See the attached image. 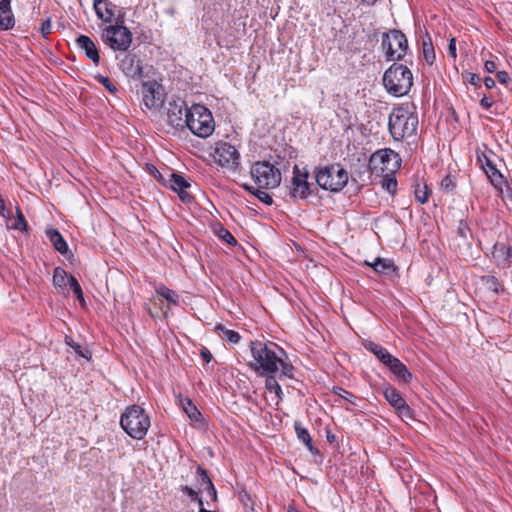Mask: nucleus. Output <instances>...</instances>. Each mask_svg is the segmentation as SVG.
<instances>
[{"label":"nucleus","instance_id":"obj_1","mask_svg":"<svg viewBox=\"0 0 512 512\" xmlns=\"http://www.w3.org/2000/svg\"><path fill=\"white\" fill-rule=\"evenodd\" d=\"M252 359L248 366L257 374L269 375L280 372V376L292 378L293 366L286 363L282 356L285 352L273 342L252 341L250 343Z\"/></svg>","mask_w":512,"mask_h":512},{"label":"nucleus","instance_id":"obj_2","mask_svg":"<svg viewBox=\"0 0 512 512\" xmlns=\"http://www.w3.org/2000/svg\"><path fill=\"white\" fill-rule=\"evenodd\" d=\"M120 426L131 438L142 440L147 435L151 421L141 406L131 405L122 413Z\"/></svg>","mask_w":512,"mask_h":512},{"label":"nucleus","instance_id":"obj_3","mask_svg":"<svg viewBox=\"0 0 512 512\" xmlns=\"http://www.w3.org/2000/svg\"><path fill=\"white\" fill-rule=\"evenodd\" d=\"M185 123L194 135L201 138L209 137L215 129V122L211 112L199 104L193 105L186 111Z\"/></svg>","mask_w":512,"mask_h":512},{"label":"nucleus","instance_id":"obj_4","mask_svg":"<svg viewBox=\"0 0 512 512\" xmlns=\"http://www.w3.org/2000/svg\"><path fill=\"white\" fill-rule=\"evenodd\" d=\"M383 83L390 94L404 96L413 85L412 73L406 66L394 64L384 73Z\"/></svg>","mask_w":512,"mask_h":512},{"label":"nucleus","instance_id":"obj_5","mask_svg":"<svg viewBox=\"0 0 512 512\" xmlns=\"http://www.w3.org/2000/svg\"><path fill=\"white\" fill-rule=\"evenodd\" d=\"M418 118L405 108H396L389 116V130L394 140L400 141L415 134Z\"/></svg>","mask_w":512,"mask_h":512},{"label":"nucleus","instance_id":"obj_6","mask_svg":"<svg viewBox=\"0 0 512 512\" xmlns=\"http://www.w3.org/2000/svg\"><path fill=\"white\" fill-rule=\"evenodd\" d=\"M316 182L322 189L338 192L347 184L348 173L338 164L326 166L318 170Z\"/></svg>","mask_w":512,"mask_h":512},{"label":"nucleus","instance_id":"obj_7","mask_svg":"<svg viewBox=\"0 0 512 512\" xmlns=\"http://www.w3.org/2000/svg\"><path fill=\"white\" fill-rule=\"evenodd\" d=\"M251 177L261 189H273L281 183V172L267 161L256 162L250 170Z\"/></svg>","mask_w":512,"mask_h":512},{"label":"nucleus","instance_id":"obj_8","mask_svg":"<svg viewBox=\"0 0 512 512\" xmlns=\"http://www.w3.org/2000/svg\"><path fill=\"white\" fill-rule=\"evenodd\" d=\"M371 172L377 176L396 172L400 168V157L391 149H381L372 154L369 160Z\"/></svg>","mask_w":512,"mask_h":512},{"label":"nucleus","instance_id":"obj_9","mask_svg":"<svg viewBox=\"0 0 512 512\" xmlns=\"http://www.w3.org/2000/svg\"><path fill=\"white\" fill-rule=\"evenodd\" d=\"M382 48L387 60L396 61L403 58L408 48L406 36L399 30H391L383 35Z\"/></svg>","mask_w":512,"mask_h":512},{"label":"nucleus","instance_id":"obj_10","mask_svg":"<svg viewBox=\"0 0 512 512\" xmlns=\"http://www.w3.org/2000/svg\"><path fill=\"white\" fill-rule=\"evenodd\" d=\"M103 40L113 50L126 51L132 43V33L125 26L112 25L104 30Z\"/></svg>","mask_w":512,"mask_h":512},{"label":"nucleus","instance_id":"obj_11","mask_svg":"<svg viewBox=\"0 0 512 512\" xmlns=\"http://www.w3.org/2000/svg\"><path fill=\"white\" fill-rule=\"evenodd\" d=\"M214 159L220 166L235 170L240 163V154L235 146L220 142L215 148Z\"/></svg>","mask_w":512,"mask_h":512},{"label":"nucleus","instance_id":"obj_12","mask_svg":"<svg viewBox=\"0 0 512 512\" xmlns=\"http://www.w3.org/2000/svg\"><path fill=\"white\" fill-rule=\"evenodd\" d=\"M143 103L149 110H158L164 103L163 87L157 81H145L142 84Z\"/></svg>","mask_w":512,"mask_h":512},{"label":"nucleus","instance_id":"obj_13","mask_svg":"<svg viewBox=\"0 0 512 512\" xmlns=\"http://www.w3.org/2000/svg\"><path fill=\"white\" fill-rule=\"evenodd\" d=\"M309 173L303 168L295 165L293 168V177L291 181L290 195L293 198L305 199L310 194V184L308 182Z\"/></svg>","mask_w":512,"mask_h":512},{"label":"nucleus","instance_id":"obj_14","mask_svg":"<svg viewBox=\"0 0 512 512\" xmlns=\"http://www.w3.org/2000/svg\"><path fill=\"white\" fill-rule=\"evenodd\" d=\"M120 69L129 77H142V67L140 61L134 54H126L119 63Z\"/></svg>","mask_w":512,"mask_h":512},{"label":"nucleus","instance_id":"obj_15","mask_svg":"<svg viewBox=\"0 0 512 512\" xmlns=\"http://www.w3.org/2000/svg\"><path fill=\"white\" fill-rule=\"evenodd\" d=\"M188 109H185L181 104L170 103L167 111V121L169 125L174 128H183L185 123V113Z\"/></svg>","mask_w":512,"mask_h":512},{"label":"nucleus","instance_id":"obj_16","mask_svg":"<svg viewBox=\"0 0 512 512\" xmlns=\"http://www.w3.org/2000/svg\"><path fill=\"white\" fill-rule=\"evenodd\" d=\"M96 15L104 22H111L115 17L116 6L109 0H93Z\"/></svg>","mask_w":512,"mask_h":512},{"label":"nucleus","instance_id":"obj_17","mask_svg":"<svg viewBox=\"0 0 512 512\" xmlns=\"http://www.w3.org/2000/svg\"><path fill=\"white\" fill-rule=\"evenodd\" d=\"M77 46L85 52V55L95 64L98 65L100 56L98 49L92 39L86 35H81L76 40Z\"/></svg>","mask_w":512,"mask_h":512},{"label":"nucleus","instance_id":"obj_18","mask_svg":"<svg viewBox=\"0 0 512 512\" xmlns=\"http://www.w3.org/2000/svg\"><path fill=\"white\" fill-rule=\"evenodd\" d=\"M15 25L14 15L11 10V0L0 1V30H9Z\"/></svg>","mask_w":512,"mask_h":512},{"label":"nucleus","instance_id":"obj_19","mask_svg":"<svg viewBox=\"0 0 512 512\" xmlns=\"http://www.w3.org/2000/svg\"><path fill=\"white\" fill-rule=\"evenodd\" d=\"M492 257L498 264H509L512 260V247L505 244L497 242L492 249Z\"/></svg>","mask_w":512,"mask_h":512},{"label":"nucleus","instance_id":"obj_20","mask_svg":"<svg viewBox=\"0 0 512 512\" xmlns=\"http://www.w3.org/2000/svg\"><path fill=\"white\" fill-rule=\"evenodd\" d=\"M265 388L271 394L270 402L278 405L282 400L283 392L274 374H269L265 380Z\"/></svg>","mask_w":512,"mask_h":512},{"label":"nucleus","instance_id":"obj_21","mask_svg":"<svg viewBox=\"0 0 512 512\" xmlns=\"http://www.w3.org/2000/svg\"><path fill=\"white\" fill-rule=\"evenodd\" d=\"M386 367L401 381L408 383L412 379V374L408 371L406 366L396 357L391 358Z\"/></svg>","mask_w":512,"mask_h":512},{"label":"nucleus","instance_id":"obj_22","mask_svg":"<svg viewBox=\"0 0 512 512\" xmlns=\"http://www.w3.org/2000/svg\"><path fill=\"white\" fill-rule=\"evenodd\" d=\"M365 264L373 268L379 274L390 275L396 270L392 260L386 258H376L373 262L365 261Z\"/></svg>","mask_w":512,"mask_h":512},{"label":"nucleus","instance_id":"obj_23","mask_svg":"<svg viewBox=\"0 0 512 512\" xmlns=\"http://www.w3.org/2000/svg\"><path fill=\"white\" fill-rule=\"evenodd\" d=\"M5 222L8 229H14L19 231L27 230V222L19 206L16 207V216L13 217L9 212L6 215Z\"/></svg>","mask_w":512,"mask_h":512},{"label":"nucleus","instance_id":"obj_24","mask_svg":"<svg viewBox=\"0 0 512 512\" xmlns=\"http://www.w3.org/2000/svg\"><path fill=\"white\" fill-rule=\"evenodd\" d=\"M69 276L65 269L62 267H56L53 272V284L59 290L60 293L65 294L66 287L69 285Z\"/></svg>","mask_w":512,"mask_h":512},{"label":"nucleus","instance_id":"obj_25","mask_svg":"<svg viewBox=\"0 0 512 512\" xmlns=\"http://www.w3.org/2000/svg\"><path fill=\"white\" fill-rule=\"evenodd\" d=\"M46 235L54 248L61 254H65L68 251V246L62 235L55 229H48Z\"/></svg>","mask_w":512,"mask_h":512},{"label":"nucleus","instance_id":"obj_26","mask_svg":"<svg viewBox=\"0 0 512 512\" xmlns=\"http://www.w3.org/2000/svg\"><path fill=\"white\" fill-rule=\"evenodd\" d=\"M385 399L389 402V404L396 408H399L405 400L401 397L400 393L392 386H386L383 391Z\"/></svg>","mask_w":512,"mask_h":512},{"label":"nucleus","instance_id":"obj_27","mask_svg":"<svg viewBox=\"0 0 512 512\" xmlns=\"http://www.w3.org/2000/svg\"><path fill=\"white\" fill-rule=\"evenodd\" d=\"M179 404L191 420L199 421L201 413L189 398H180Z\"/></svg>","mask_w":512,"mask_h":512},{"label":"nucleus","instance_id":"obj_28","mask_svg":"<svg viewBox=\"0 0 512 512\" xmlns=\"http://www.w3.org/2000/svg\"><path fill=\"white\" fill-rule=\"evenodd\" d=\"M215 332L221 339L226 340L231 344H237L241 338L238 332L227 329L223 325H217L215 327Z\"/></svg>","mask_w":512,"mask_h":512},{"label":"nucleus","instance_id":"obj_29","mask_svg":"<svg viewBox=\"0 0 512 512\" xmlns=\"http://www.w3.org/2000/svg\"><path fill=\"white\" fill-rule=\"evenodd\" d=\"M197 473L199 476V484L212 495L213 499H216V490L206 471L201 467H198Z\"/></svg>","mask_w":512,"mask_h":512},{"label":"nucleus","instance_id":"obj_30","mask_svg":"<svg viewBox=\"0 0 512 512\" xmlns=\"http://www.w3.org/2000/svg\"><path fill=\"white\" fill-rule=\"evenodd\" d=\"M156 293L167 300L172 305H178L179 304V296L178 294L169 289L168 287L164 285H160L156 288Z\"/></svg>","mask_w":512,"mask_h":512},{"label":"nucleus","instance_id":"obj_31","mask_svg":"<svg viewBox=\"0 0 512 512\" xmlns=\"http://www.w3.org/2000/svg\"><path fill=\"white\" fill-rule=\"evenodd\" d=\"M395 172H388L383 173L381 176H383L381 181V186L384 190L389 192L390 194H394L396 192L397 188V181L394 176Z\"/></svg>","mask_w":512,"mask_h":512},{"label":"nucleus","instance_id":"obj_32","mask_svg":"<svg viewBox=\"0 0 512 512\" xmlns=\"http://www.w3.org/2000/svg\"><path fill=\"white\" fill-rule=\"evenodd\" d=\"M483 157L487 161L488 169H485L486 175L488 176V178L491 180L492 183H494V184L500 183L502 180L501 173L495 168V166L492 164L491 160L486 155H483Z\"/></svg>","mask_w":512,"mask_h":512},{"label":"nucleus","instance_id":"obj_33","mask_svg":"<svg viewBox=\"0 0 512 512\" xmlns=\"http://www.w3.org/2000/svg\"><path fill=\"white\" fill-rule=\"evenodd\" d=\"M214 233L222 239L224 242L230 244V245H236L237 241L233 237V235L222 225L218 224L214 226Z\"/></svg>","mask_w":512,"mask_h":512},{"label":"nucleus","instance_id":"obj_34","mask_svg":"<svg viewBox=\"0 0 512 512\" xmlns=\"http://www.w3.org/2000/svg\"><path fill=\"white\" fill-rule=\"evenodd\" d=\"M170 187L174 191H182L190 187V184L180 175L172 174L170 179Z\"/></svg>","mask_w":512,"mask_h":512},{"label":"nucleus","instance_id":"obj_35","mask_svg":"<svg viewBox=\"0 0 512 512\" xmlns=\"http://www.w3.org/2000/svg\"><path fill=\"white\" fill-rule=\"evenodd\" d=\"M68 283H69V286L72 288V291L75 294V296L77 297V299L81 303L84 302L83 291H82L80 284L76 280V278L74 276L70 275L69 279H68Z\"/></svg>","mask_w":512,"mask_h":512},{"label":"nucleus","instance_id":"obj_36","mask_svg":"<svg viewBox=\"0 0 512 512\" xmlns=\"http://www.w3.org/2000/svg\"><path fill=\"white\" fill-rule=\"evenodd\" d=\"M68 283H69V286L72 288V291L75 294V296L77 297V299L81 303L84 302L83 291H82L80 284L76 280V278L74 276L70 275L69 279H68Z\"/></svg>","mask_w":512,"mask_h":512},{"label":"nucleus","instance_id":"obj_37","mask_svg":"<svg viewBox=\"0 0 512 512\" xmlns=\"http://www.w3.org/2000/svg\"><path fill=\"white\" fill-rule=\"evenodd\" d=\"M68 283H69V286L72 288V291L75 294V296L77 297V299L81 303L84 302L83 291H82L80 284L76 280V278L74 276L70 275L69 279H68Z\"/></svg>","mask_w":512,"mask_h":512},{"label":"nucleus","instance_id":"obj_38","mask_svg":"<svg viewBox=\"0 0 512 512\" xmlns=\"http://www.w3.org/2000/svg\"><path fill=\"white\" fill-rule=\"evenodd\" d=\"M96 79L101 83L110 93L115 94L117 92V85L109 77L98 75Z\"/></svg>","mask_w":512,"mask_h":512},{"label":"nucleus","instance_id":"obj_39","mask_svg":"<svg viewBox=\"0 0 512 512\" xmlns=\"http://www.w3.org/2000/svg\"><path fill=\"white\" fill-rule=\"evenodd\" d=\"M423 57L428 64H433L435 60V53L431 43L423 42Z\"/></svg>","mask_w":512,"mask_h":512},{"label":"nucleus","instance_id":"obj_40","mask_svg":"<svg viewBox=\"0 0 512 512\" xmlns=\"http://www.w3.org/2000/svg\"><path fill=\"white\" fill-rule=\"evenodd\" d=\"M415 197L421 204H424L428 200L427 186L417 184L415 186Z\"/></svg>","mask_w":512,"mask_h":512},{"label":"nucleus","instance_id":"obj_41","mask_svg":"<svg viewBox=\"0 0 512 512\" xmlns=\"http://www.w3.org/2000/svg\"><path fill=\"white\" fill-rule=\"evenodd\" d=\"M399 416L403 419V420H412L414 419V416H413V411L412 409L406 404V402L403 403V405H401L399 408H396L395 409Z\"/></svg>","mask_w":512,"mask_h":512},{"label":"nucleus","instance_id":"obj_42","mask_svg":"<svg viewBox=\"0 0 512 512\" xmlns=\"http://www.w3.org/2000/svg\"><path fill=\"white\" fill-rule=\"evenodd\" d=\"M66 343L74 349V351L81 357L88 359L90 353L88 350H84L81 345L74 343L71 337H66Z\"/></svg>","mask_w":512,"mask_h":512},{"label":"nucleus","instance_id":"obj_43","mask_svg":"<svg viewBox=\"0 0 512 512\" xmlns=\"http://www.w3.org/2000/svg\"><path fill=\"white\" fill-rule=\"evenodd\" d=\"M378 355L376 356L377 359L382 362L385 366L388 362H391V358L393 355H391L384 347L382 349H378Z\"/></svg>","mask_w":512,"mask_h":512},{"label":"nucleus","instance_id":"obj_44","mask_svg":"<svg viewBox=\"0 0 512 512\" xmlns=\"http://www.w3.org/2000/svg\"><path fill=\"white\" fill-rule=\"evenodd\" d=\"M254 194L260 201H262L265 204H272L273 202L272 197L265 191L261 190V188L257 189L256 192H254Z\"/></svg>","mask_w":512,"mask_h":512},{"label":"nucleus","instance_id":"obj_45","mask_svg":"<svg viewBox=\"0 0 512 512\" xmlns=\"http://www.w3.org/2000/svg\"><path fill=\"white\" fill-rule=\"evenodd\" d=\"M296 432H297L298 438L300 440H302L304 443L311 441V436L305 428L296 426Z\"/></svg>","mask_w":512,"mask_h":512},{"label":"nucleus","instance_id":"obj_46","mask_svg":"<svg viewBox=\"0 0 512 512\" xmlns=\"http://www.w3.org/2000/svg\"><path fill=\"white\" fill-rule=\"evenodd\" d=\"M52 31V24L50 19L45 20L41 26V33L44 37H47Z\"/></svg>","mask_w":512,"mask_h":512},{"label":"nucleus","instance_id":"obj_47","mask_svg":"<svg viewBox=\"0 0 512 512\" xmlns=\"http://www.w3.org/2000/svg\"><path fill=\"white\" fill-rule=\"evenodd\" d=\"M365 348L372 352L375 356H377L379 354L378 349H382L383 347L380 346L379 344L368 342L365 344Z\"/></svg>","mask_w":512,"mask_h":512},{"label":"nucleus","instance_id":"obj_48","mask_svg":"<svg viewBox=\"0 0 512 512\" xmlns=\"http://www.w3.org/2000/svg\"><path fill=\"white\" fill-rule=\"evenodd\" d=\"M448 53L451 57L456 58V40L455 38H451L448 45Z\"/></svg>","mask_w":512,"mask_h":512},{"label":"nucleus","instance_id":"obj_49","mask_svg":"<svg viewBox=\"0 0 512 512\" xmlns=\"http://www.w3.org/2000/svg\"><path fill=\"white\" fill-rule=\"evenodd\" d=\"M467 80L471 85H478L480 82V77L475 73H468Z\"/></svg>","mask_w":512,"mask_h":512},{"label":"nucleus","instance_id":"obj_50","mask_svg":"<svg viewBox=\"0 0 512 512\" xmlns=\"http://www.w3.org/2000/svg\"><path fill=\"white\" fill-rule=\"evenodd\" d=\"M497 78H498L499 82H501L503 84H506L510 80L508 73L505 71H499L497 73Z\"/></svg>","mask_w":512,"mask_h":512},{"label":"nucleus","instance_id":"obj_51","mask_svg":"<svg viewBox=\"0 0 512 512\" xmlns=\"http://www.w3.org/2000/svg\"><path fill=\"white\" fill-rule=\"evenodd\" d=\"M484 67H485V70L488 72V73H493L496 71V64L494 61H491V60H487L484 64Z\"/></svg>","mask_w":512,"mask_h":512},{"label":"nucleus","instance_id":"obj_52","mask_svg":"<svg viewBox=\"0 0 512 512\" xmlns=\"http://www.w3.org/2000/svg\"><path fill=\"white\" fill-rule=\"evenodd\" d=\"M337 393H338V395L340 397H342V398L352 402L351 398H353L354 396L350 392H348V391H346V390H344L342 388H338V392Z\"/></svg>","mask_w":512,"mask_h":512},{"label":"nucleus","instance_id":"obj_53","mask_svg":"<svg viewBox=\"0 0 512 512\" xmlns=\"http://www.w3.org/2000/svg\"><path fill=\"white\" fill-rule=\"evenodd\" d=\"M182 491L192 499H195L198 496L197 492L194 489L190 488L189 486H183Z\"/></svg>","mask_w":512,"mask_h":512},{"label":"nucleus","instance_id":"obj_54","mask_svg":"<svg viewBox=\"0 0 512 512\" xmlns=\"http://www.w3.org/2000/svg\"><path fill=\"white\" fill-rule=\"evenodd\" d=\"M180 198L184 202H190L192 200V196L186 191V189H183L182 191H177Z\"/></svg>","mask_w":512,"mask_h":512},{"label":"nucleus","instance_id":"obj_55","mask_svg":"<svg viewBox=\"0 0 512 512\" xmlns=\"http://www.w3.org/2000/svg\"><path fill=\"white\" fill-rule=\"evenodd\" d=\"M10 211H8L6 209V206H5V200L3 199V197L0 195V216H2L3 218H6V215L9 213Z\"/></svg>","mask_w":512,"mask_h":512},{"label":"nucleus","instance_id":"obj_56","mask_svg":"<svg viewBox=\"0 0 512 512\" xmlns=\"http://www.w3.org/2000/svg\"><path fill=\"white\" fill-rule=\"evenodd\" d=\"M441 186L446 189V190H449V189H452V181L450 179V177H445L442 181H441Z\"/></svg>","mask_w":512,"mask_h":512},{"label":"nucleus","instance_id":"obj_57","mask_svg":"<svg viewBox=\"0 0 512 512\" xmlns=\"http://www.w3.org/2000/svg\"><path fill=\"white\" fill-rule=\"evenodd\" d=\"M480 104L485 109H489L492 106V101L487 97H483L480 101Z\"/></svg>","mask_w":512,"mask_h":512},{"label":"nucleus","instance_id":"obj_58","mask_svg":"<svg viewBox=\"0 0 512 512\" xmlns=\"http://www.w3.org/2000/svg\"><path fill=\"white\" fill-rule=\"evenodd\" d=\"M484 84H485L486 88L491 89L495 86V81L491 77H486L484 79Z\"/></svg>","mask_w":512,"mask_h":512},{"label":"nucleus","instance_id":"obj_59","mask_svg":"<svg viewBox=\"0 0 512 512\" xmlns=\"http://www.w3.org/2000/svg\"><path fill=\"white\" fill-rule=\"evenodd\" d=\"M483 155L484 154L478 155V161L481 163L482 168L485 170V169H488V167H487V161L483 157Z\"/></svg>","mask_w":512,"mask_h":512},{"label":"nucleus","instance_id":"obj_60","mask_svg":"<svg viewBox=\"0 0 512 512\" xmlns=\"http://www.w3.org/2000/svg\"><path fill=\"white\" fill-rule=\"evenodd\" d=\"M305 445L307 446V448L309 449L310 452L312 453H318V450L314 448L313 444H312V440L309 441V442H305Z\"/></svg>","mask_w":512,"mask_h":512},{"label":"nucleus","instance_id":"obj_61","mask_svg":"<svg viewBox=\"0 0 512 512\" xmlns=\"http://www.w3.org/2000/svg\"><path fill=\"white\" fill-rule=\"evenodd\" d=\"M202 356L206 360V362H209L211 360V354L209 351H202Z\"/></svg>","mask_w":512,"mask_h":512},{"label":"nucleus","instance_id":"obj_62","mask_svg":"<svg viewBox=\"0 0 512 512\" xmlns=\"http://www.w3.org/2000/svg\"><path fill=\"white\" fill-rule=\"evenodd\" d=\"M195 500H197V502H198L199 509H200L201 507H203V500H202L201 498H199V497L197 496V498H195Z\"/></svg>","mask_w":512,"mask_h":512},{"label":"nucleus","instance_id":"obj_63","mask_svg":"<svg viewBox=\"0 0 512 512\" xmlns=\"http://www.w3.org/2000/svg\"><path fill=\"white\" fill-rule=\"evenodd\" d=\"M199 512H215V511H210V510L205 509L204 507H201Z\"/></svg>","mask_w":512,"mask_h":512},{"label":"nucleus","instance_id":"obj_64","mask_svg":"<svg viewBox=\"0 0 512 512\" xmlns=\"http://www.w3.org/2000/svg\"><path fill=\"white\" fill-rule=\"evenodd\" d=\"M288 512H300V511H299V510H297V509L290 508V509L288 510Z\"/></svg>","mask_w":512,"mask_h":512}]
</instances>
